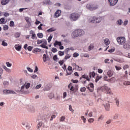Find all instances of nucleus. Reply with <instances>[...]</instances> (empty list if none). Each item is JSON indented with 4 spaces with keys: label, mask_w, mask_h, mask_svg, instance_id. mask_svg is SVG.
Here are the masks:
<instances>
[{
    "label": "nucleus",
    "mask_w": 130,
    "mask_h": 130,
    "mask_svg": "<svg viewBox=\"0 0 130 130\" xmlns=\"http://www.w3.org/2000/svg\"><path fill=\"white\" fill-rule=\"evenodd\" d=\"M14 48L16 51H20L22 49V46L20 45L16 44L15 46H14Z\"/></svg>",
    "instance_id": "16"
},
{
    "label": "nucleus",
    "mask_w": 130,
    "mask_h": 130,
    "mask_svg": "<svg viewBox=\"0 0 130 130\" xmlns=\"http://www.w3.org/2000/svg\"><path fill=\"white\" fill-rule=\"evenodd\" d=\"M118 118V114H115L113 117V119L114 120L117 119Z\"/></svg>",
    "instance_id": "42"
},
{
    "label": "nucleus",
    "mask_w": 130,
    "mask_h": 130,
    "mask_svg": "<svg viewBox=\"0 0 130 130\" xmlns=\"http://www.w3.org/2000/svg\"><path fill=\"white\" fill-rule=\"evenodd\" d=\"M14 26V21H10V27H13Z\"/></svg>",
    "instance_id": "53"
},
{
    "label": "nucleus",
    "mask_w": 130,
    "mask_h": 130,
    "mask_svg": "<svg viewBox=\"0 0 130 130\" xmlns=\"http://www.w3.org/2000/svg\"><path fill=\"white\" fill-rule=\"evenodd\" d=\"M68 88H69L70 91L72 92H75V91L76 90V88H75L74 86H72L71 83H70V84H69V85H68Z\"/></svg>",
    "instance_id": "17"
},
{
    "label": "nucleus",
    "mask_w": 130,
    "mask_h": 130,
    "mask_svg": "<svg viewBox=\"0 0 130 130\" xmlns=\"http://www.w3.org/2000/svg\"><path fill=\"white\" fill-rule=\"evenodd\" d=\"M41 84H39L37 85V86H36V89H40V88H41Z\"/></svg>",
    "instance_id": "63"
},
{
    "label": "nucleus",
    "mask_w": 130,
    "mask_h": 130,
    "mask_svg": "<svg viewBox=\"0 0 130 130\" xmlns=\"http://www.w3.org/2000/svg\"><path fill=\"white\" fill-rule=\"evenodd\" d=\"M43 43H44V40L42 41V40H38V44H40Z\"/></svg>",
    "instance_id": "57"
},
{
    "label": "nucleus",
    "mask_w": 130,
    "mask_h": 130,
    "mask_svg": "<svg viewBox=\"0 0 130 130\" xmlns=\"http://www.w3.org/2000/svg\"><path fill=\"white\" fill-rule=\"evenodd\" d=\"M104 43H105V45H106V46H107L109 45L110 42L109 41V39H105V40H104Z\"/></svg>",
    "instance_id": "19"
},
{
    "label": "nucleus",
    "mask_w": 130,
    "mask_h": 130,
    "mask_svg": "<svg viewBox=\"0 0 130 130\" xmlns=\"http://www.w3.org/2000/svg\"><path fill=\"white\" fill-rule=\"evenodd\" d=\"M2 45L4 47L7 46V43L5 42V40L2 41Z\"/></svg>",
    "instance_id": "32"
},
{
    "label": "nucleus",
    "mask_w": 130,
    "mask_h": 130,
    "mask_svg": "<svg viewBox=\"0 0 130 130\" xmlns=\"http://www.w3.org/2000/svg\"><path fill=\"white\" fill-rule=\"evenodd\" d=\"M51 51H52V52L53 53H56V51H57V50H56V49L55 48H52V50H51Z\"/></svg>",
    "instance_id": "59"
},
{
    "label": "nucleus",
    "mask_w": 130,
    "mask_h": 130,
    "mask_svg": "<svg viewBox=\"0 0 130 130\" xmlns=\"http://www.w3.org/2000/svg\"><path fill=\"white\" fill-rule=\"evenodd\" d=\"M3 93L4 94H15L16 93L13 91L12 90H8V89H5L3 90Z\"/></svg>",
    "instance_id": "6"
},
{
    "label": "nucleus",
    "mask_w": 130,
    "mask_h": 130,
    "mask_svg": "<svg viewBox=\"0 0 130 130\" xmlns=\"http://www.w3.org/2000/svg\"><path fill=\"white\" fill-rule=\"evenodd\" d=\"M25 21H26V22L27 23V24H30L29 19H28V17L25 18Z\"/></svg>",
    "instance_id": "64"
},
{
    "label": "nucleus",
    "mask_w": 130,
    "mask_h": 130,
    "mask_svg": "<svg viewBox=\"0 0 130 130\" xmlns=\"http://www.w3.org/2000/svg\"><path fill=\"white\" fill-rule=\"evenodd\" d=\"M70 57H71V55L70 54H67V55H66V56H64V59L65 60L68 59L70 58Z\"/></svg>",
    "instance_id": "33"
},
{
    "label": "nucleus",
    "mask_w": 130,
    "mask_h": 130,
    "mask_svg": "<svg viewBox=\"0 0 130 130\" xmlns=\"http://www.w3.org/2000/svg\"><path fill=\"white\" fill-rule=\"evenodd\" d=\"M93 44H90V45L89 46V47H88V50L90 51L91 50H92V49H93Z\"/></svg>",
    "instance_id": "29"
},
{
    "label": "nucleus",
    "mask_w": 130,
    "mask_h": 130,
    "mask_svg": "<svg viewBox=\"0 0 130 130\" xmlns=\"http://www.w3.org/2000/svg\"><path fill=\"white\" fill-rule=\"evenodd\" d=\"M3 69H4V70H5V71H6V72H7V73H11V70L10 69L7 68V67H6V66H4L3 67Z\"/></svg>",
    "instance_id": "28"
},
{
    "label": "nucleus",
    "mask_w": 130,
    "mask_h": 130,
    "mask_svg": "<svg viewBox=\"0 0 130 130\" xmlns=\"http://www.w3.org/2000/svg\"><path fill=\"white\" fill-rule=\"evenodd\" d=\"M8 2H10V0H2V5L5 6L6 5Z\"/></svg>",
    "instance_id": "21"
},
{
    "label": "nucleus",
    "mask_w": 130,
    "mask_h": 130,
    "mask_svg": "<svg viewBox=\"0 0 130 130\" xmlns=\"http://www.w3.org/2000/svg\"><path fill=\"white\" fill-rule=\"evenodd\" d=\"M51 88V84H49L47 85V87H45V90H49Z\"/></svg>",
    "instance_id": "43"
},
{
    "label": "nucleus",
    "mask_w": 130,
    "mask_h": 130,
    "mask_svg": "<svg viewBox=\"0 0 130 130\" xmlns=\"http://www.w3.org/2000/svg\"><path fill=\"white\" fill-rule=\"evenodd\" d=\"M43 124V123L42 122H39V124H38V128H40Z\"/></svg>",
    "instance_id": "52"
},
{
    "label": "nucleus",
    "mask_w": 130,
    "mask_h": 130,
    "mask_svg": "<svg viewBox=\"0 0 130 130\" xmlns=\"http://www.w3.org/2000/svg\"><path fill=\"white\" fill-rule=\"evenodd\" d=\"M6 66L8 68H10L11 67H12V63H10V62H6Z\"/></svg>",
    "instance_id": "50"
},
{
    "label": "nucleus",
    "mask_w": 130,
    "mask_h": 130,
    "mask_svg": "<svg viewBox=\"0 0 130 130\" xmlns=\"http://www.w3.org/2000/svg\"><path fill=\"white\" fill-rule=\"evenodd\" d=\"M104 107H105V109H106V111H109L110 107H109V104L108 103V102H107V103L105 104L104 105Z\"/></svg>",
    "instance_id": "20"
},
{
    "label": "nucleus",
    "mask_w": 130,
    "mask_h": 130,
    "mask_svg": "<svg viewBox=\"0 0 130 130\" xmlns=\"http://www.w3.org/2000/svg\"><path fill=\"white\" fill-rule=\"evenodd\" d=\"M29 35H32V37H31V38L32 40L37 39V35H35V34L34 33V31L33 30H31L30 31H29Z\"/></svg>",
    "instance_id": "15"
},
{
    "label": "nucleus",
    "mask_w": 130,
    "mask_h": 130,
    "mask_svg": "<svg viewBox=\"0 0 130 130\" xmlns=\"http://www.w3.org/2000/svg\"><path fill=\"white\" fill-rule=\"evenodd\" d=\"M83 34H85V32H84L83 30L81 29H77L75 30V31L72 32L71 36L72 37V38H76L78 37L83 35Z\"/></svg>",
    "instance_id": "1"
},
{
    "label": "nucleus",
    "mask_w": 130,
    "mask_h": 130,
    "mask_svg": "<svg viewBox=\"0 0 130 130\" xmlns=\"http://www.w3.org/2000/svg\"><path fill=\"white\" fill-rule=\"evenodd\" d=\"M29 83H25V84H24V85L21 87V92H23L24 88H25V89H28V88H29Z\"/></svg>",
    "instance_id": "8"
},
{
    "label": "nucleus",
    "mask_w": 130,
    "mask_h": 130,
    "mask_svg": "<svg viewBox=\"0 0 130 130\" xmlns=\"http://www.w3.org/2000/svg\"><path fill=\"white\" fill-rule=\"evenodd\" d=\"M115 102L116 103V105L117 106V107L119 106V100L117 99H115Z\"/></svg>",
    "instance_id": "34"
},
{
    "label": "nucleus",
    "mask_w": 130,
    "mask_h": 130,
    "mask_svg": "<svg viewBox=\"0 0 130 130\" xmlns=\"http://www.w3.org/2000/svg\"><path fill=\"white\" fill-rule=\"evenodd\" d=\"M54 31H55V29H54V28H51L47 30V32H53Z\"/></svg>",
    "instance_id": "30"
},
{
    "label": "nucleus",
    "mask_w": 130,
    "mask_h": 130,
    "mask_svg": "<svg viewBox=\"0 0 130 130\" xmlns=\"http://www.w3.org/2000/svg\"><path fill=\"white\" fill-rule=\"evenodd\" d=\"M80 17V15H79L77 13H72L70 14L69 18H70V20L73 21H76L78 20L79 17Z\"/></svg>",
    "instance_id": "3"
},
{
    "label": "nucleus",
    "mask_w": 130,
    "mask_h": 130,
    "mask_svg": "<svg viewBox=\"0 0 130 130\" xmlns=\"http://www.w3.org/2000/svg\"><path fill=\"white\" fill-rule=\"evenodd\" d=\"M46 45H44V44H42L41 45L40 47H42V48H45V49H48V46H46Z\"/></svg>",
    "instance_id": "44"
},
{
    "label": "nucleus",
    "mask_w": 130,
    "mask_h": 130,
    "mask_svg": "<svg viewBox=\"0 0 130 130\" xmlns=\"http://www.w3.org/2000/svg\"><path fill=\"white\" fill-rule=\"evenodd\" d=\"M58 45L59 46H60L61 45V43L60 42L55 41L54 43L53 44V46L54 47H56V46Z\"/></svg>",
    "instance_id": "24"
},
{
    "label": "nucleus",
    "mask_w": 130,
    "mask_h": 130,
    "mask_svg": "<svg viewBox=\"0 0 130 130\" xmlns=\"http://www.w3.org/2000/svg\"><path fill=\"white\" fill-rule=\"evenodd\" d=\"M123 48L126 50H129L130 49V42L126 43V44L123 46Z\"/></svg>",
    "instance_id": "13"
},
{
    "label": "nucleus",
    "mask_w": 130,
    "mask_h": 130,
    "mask_svg": "<svg viewBox=\"0 0 130 130\" xmlns=\"http://www.w3.org/2000/svg\"><path fill=\"white\" fill-rule=\"evenodd\" d=\"M87 9H89L90 11H92L93 10H95V8L92 7V6L91 5H87Z\"/></svg>",
    "instance_id": "22"
},
{
    "label": "nucleus",
    "mask_w": 130,
    "mask_h": 130,
    "mask_svg": "<svg viewBox=\"0 0 130 130\" xmlns=\"http://www.w3.org/2000/svg\"><path fill=\"white\" fill-rule=\"evenodd\" d=\"M123 23V21H121V20L119 19L117 20V24L119 25H121V24Z\"/></svg>",
    "instance_id": "48"
},
{
    "label": "nucleus",
    "mask_w": 130,
    "mask_h": 130,
    "mask_svg": "<svg viewBox=\"0 0 130 130\" xmlns=\"http://www.w3.org/2000/svg\"><path fill=\"white\" fill-rule=\"evenodd\" d=\"M58 54L59 56H62L64 55V52L61 51H59V52H58Z\"/></svg>",
    "instance_id": "31"
},
{
    "label": "nucleus",
    "mask_w": 130,
    "mask_h": 130,
    "mask_svg": "<svg viewBox=\"0 0 130 130\" xmlns=\"http://www.w3.org/2000/svg\"><path fill=\"white\" fill-rule=\"evenodd\" d=\"M24 49H25L26 50H27L28 51H31L33 49V47L32 46H28L27 47V44H25V45H24L23 47Z\"/></svg>",
    "instance_id": "12"
},
{
    "label": "nucleus",
    "mask_w": 130,
    "mask_h": 130,
    "mask_svg": "<svg viewBox=\"0 0 130 130\" xmlns=\"http://www.w3.org/2000/svg\"><path fill=\"white\" fill-rule=\"evenodd\" d=\"M67 76L71 75L72 74L73 71H72V67L71 66L68 67V69H67Z\"/></svg>",
    "instance_id": "10"
},
{
    "label": "nucleus",
    "mask_w": 130,
    "mask_h": 130,
    "mask_svg": "<svg viewBox=\"0 0 130 130\" xmlns=\"http://www.w3.org/2000/svg\"><path fill=\"white\" fill-rule=\"evenodd\" d=\"M61 11L60 10H57V12H55L54 13V18H58L60 16Z\"/></svg>",
    "instance_id": "18"
},
{
    "label": "nucleus",
    "mask_w": 130,
    "mask_h": 130,
    "mask_svg": "<svg viewBox=\"0 0 130 130\" xmlns=\"http://www.w3.org/2000/svg\"><path fill=\"white\" fill-rule=\"evenodd\" d=\"M36 36H37L38 38H43V34L42 33L38 34Z\"/></svg>",
    "instance_id": "39"
},
{
    "label": "nucleus",
    "mask_w": 130,
    "mask_h": 130,
    "mask_svg": "<svg viewBox=\"0 0 130 130\" xmlns=\"http://www.w3.org/2000/svg\"><path fill=\"white\" fill-rule=\"evenodd\" d=\"M108 2H109V5L111 6H114L116 4H117L118 0H108Z\"/></svg>",
    "instance_id": "11"
},
{
    "label": "nucleus",
    "mask_w": 130,
    "mask_h": 130,
    "mask_svg": "<svg viewBox=\"0 0 130 130\" xmlns=\"http://www.w3.org/2000/svg\"><path fill=\"white\" fill-rule=\"evenodd\" d=\"M48 58V56H46V54H43V62H46V59Z\"/></svg>",
    "instance_id": "38"
},
{
    "label": "nucleus",
    "mask_w": 130,
    "mask_h": 130,
    "mask_svg": "<svg viewBox=\"0 0 130 130\" xmlns=\"http://www.w3.org/2000/svg\"><path fill=\"white\" fill-rule=\"evenodd\" d=\"M8 81H4L3 82V85H4V86H8Z\"/></svg>",
    "instance_id": "61"
},
{
    "label": "nucleus",
    "mask_w": 130,
    "mask_h": 130,
    "mask_svg": "<svg viewBox=\"0 0 130 130\" xmlns=\"http://www.w3.org/2000/svg\"><path fill=\"white\" fill-rule=\"evenodd\" d=\"M79 56V54L78 53H74V57L76 58Z\"/></svg>",
    "instance_id": "62"
},
{
    "label": "nucleus",
    "mask_w": 130,
    "mask_h": 130,
    "mask_svg": "<svg viewBox=\"0 0 130 130\" xmlns=\"http://www.w3.org/2000/svg\"><path fill=\"white\" fill-rule=\"evenodd\" d=\"M114 51H115L114 49H111L108 50V52H109V53H113V52H114Z\"/></svg>",
    "instance_id": "60"
},
{
    "label": "nucleus",
    "mask_w": 130,
    "mask_h": 130,
    "mask_svg": "<svg viewBox=\"0 0 130 130\" xmlns=\"http://www.w3.org/2000/svg\"><path fill=\"white\" fill-rule=\"evenodd\" d=\"M51 39H52V36H50L48 38V43H50V42H51Z\"/></svg>",
    "instance_id": "55"
},
{
    "label": "nucleus",
    "mask_w": 130,
    "mask_h": 130,
    "mask_svg": "<svg viewBox=\"0 0 130 130\" xmlns=\"http://www.w3.org/2000/svg\"><path fill=\"white\" fill-rule=\"evenodd\" d=\"M72 67H75V68L77 69V71H82V68L80 67H79L78 65H76V63H72Z\"/></svg>",
    "instance_id": "14"
},
{
    "label": "nucleus",
    "mask_w": 130,
    "mask_h": 130,
    "mask_svg": "<svg viewBox=\"0 0 130 130\" xmlns=\"http://www.w3.org/2000/svg\"><path fill=\"white\" fill-rule=\"evenodd\" d=\"M87 89H88L90 92H92L93 91V84H92V83L88 84V86H87Z\"/></svg>",
    "instance_id": "7"
},
{
    "label": "nucleus",
    "mask_w": 130,
    "mask_h": 130,
    "mask_svg": "<svg viewBox=\"0 0 130 130\" xmlns=\"http://www.w3.org/2000/svg\"><path fill=\"white\" fill-rule=\"evenodd\" d=\"M86 91V87H81L80 88V92H83Z\"/></svg>",
    "instance_id": "47"
},
{
    "label": "nucleus",
    "mask_w": 130,
    "mask_h": 130,
    "mask_svg": "<svg viewBox=\"0 0 130 130\" xmlns=\"http://www.w3.org/2000/svg\"><path fill=\"white\" fill-rule=\"evenodd\" d=\"M94 121H95V119H94L93 118H89V119H88V122L89 123H92Z\"/></svg>",
    "instance_id": "35"
},
{
    "label": "nucleus",
    "mask_w": 130,
    "mask_h": 130,
    "mask_svg": "<svg viewBox=\"0 0 130 130\" xmlns=\"http://www.w3.org/2000/svg\"><path fill=\"white\" fill-rule=\"evenodd\" d=\"M95 75L96 74L95 73V72H91L89 73V78H91L95 77Z\"/></svg>",
    "instance_id": "23"
},
{
    "label": "nucleus",
    "mask_w": 130,
    "mask_h": 130,
    "mask_svg": "<svg viewBox=\"0 0 130 130\" xmlns=\"http://www.w3.org/2000/svg\"><path fill=\"white\" fill-rule=\"evenodd\" d=\"M64 119H66V118L64 117V116H62L60 119V121L63 122L64 121Z\"/></svg>",
    "instance_id": "56"
},
{
    "label": "nucleus",
    "mask_w": 130,
    "mask_h": 130,
    "mask_svg": "<svg viewBox=\"0 0 130 130\" xmlns=\"http://www.w3.org/2000/svg\"><path fill=\"white\" fill-rule=\"evenodd\" d=\"M32 51V52L34 53H37L38 52H40L41 51V49H39V48H36L33 49Z\"/></svg>",
    "instance_id": "25"
},
{
    "label": "nucleus",
    "mask_w": 130,
    "mask_h": 130,
    "mask_svg": "<svg viewBox=\"0 0 130 130\" xmlns=\"http://www.w3.org/2000/svg\"><path fill=\"white\" fill-rule=\"evenodd\" d=\"M115 69H116V71H119V70H121V68H120L118 66H115Z\"/></svg>",
    "instance_id": "46"
},
{
    "label": "nucleus",
    "mask_w": 130,
    "mask_h": 130,
    "mask_svg": "<svg viewBox=\"0 0 130 130\" xmlns=\"http://www.w3.org/2000/svg\"><path fill=\"white\" fill-rule=\"evenodd\" d=\"M21 35V34L20 32H16L15 33V35L14 36L15 37V38H20V36Z\"/></svg>",
    "instance_id": "36"
},
{
    "label": "nucleus",
    "mask_w": 130,
    "mask_h": 130,
    "mask_svg": "<svg viewBox=\"0 0 130 130\" xmlns=\"http://www.w3.org/2000/svg\"><path fill=\"white\" fill-rule=\"evenodd\" d=\"M102 21V19L100 18H97L96 17H92L89 18L88 22L91 23H99Z\"/></svg>",
    "instance_id": "2"
},
{
    "label": "nucleus",
    "mask_w": 130,
    "mask_h": 130,
    "mask_svg": "<svg viewBox=\"0 0 130 130\" xmlns=\"http://www.w3.org/2000/svg\"><path fill=\"white\" fill-rule=\"evenodd\" d=\"M102 91L107 94L113 95V92H112V90L106 86H103L102 87Z\"/></svg>",
    "instance_id": "4"
},
{
    "label": "nucleus",
    "mask_w": 130,
    "mask_h": 130,
    "mask_svg": "<svg viewBox=\"0 0 130 130\" xmlns=\"http://www.w3.org/2000/svg\"><path fill=\"white\" fill-rule=\"evenodd\" d=\"M42 26H43V24H41L39 26H38V29L39 30H42Z\"/></svg>",
    "instance_id": "49"
},
{
    "label": "nucleus",
    "mask_w": 130,
    "mask_h": 130,
    "mask_svg": "<svg viewBox=\"0 0 130 130\" xmlns=\"http://www.w3.org/2000/svg\"><path fill=\"white\" fill-rule=\"evenodd\" d=\"M74 48L71 47V48H68L66 49V52H69V51L71 50V51H74Z\"/></svg>",
    "instance_id": "40"
},
{
    "label": "nucleus",
    "mask_w": 130,
    "mask_h": 130,
    "mask_svg": "<svg viewBox=\"0 0 130 130\" xmlns=\"http://www.w3.org/2000/svg\"><path fill=\"white\" fill-rule=\"evenodd\" d=\"M107 76L109 77H112L113 76V72L110 70L108 71V72H107Z\"/></svg>",
    "instance_id": "26"
},
{
    "label": "nucleus",
    "mask_w": 130,
    "mask_h": 130,
    "mask_svg": "<svg viewBox=\"0 0 130 130\" xmlns=\"http://www.w3.org/2000/svg\"><path fill=\"white\" fill-rule=\"evenodd\" d=\"M117 43L119 45H124L125 44V38L119 37L117 39Z\"/></svg>",
    "instance_id": "5"
},
{
    "label": "nucleus",
    "mask_w": 130,
    "mask_h": 130,
    "mask_svg": "<svg viewBox=\"0 0 130 130\" xmlns=\"http://www.w3.org/2000/svg\"><path fill=\"white\" fill-rule=\"evenodd\" d=\"M3 30H4V31L8 30V26L7 25H4Z\"/></svg>",
    "instance_id": "45"
},
{
    "label": "nucleus",
    "mask_w": 130,
    "mask_h": 130,
    "mask_svg": "<svg viewBox=\"0 0 130 130\" xmlns=\"http://www.w3.org/2000/svg\"><path fill=\"white\" fill-rule=\"evenodd\" d=\"M123 84L125 86H129L130 85V82L129 81H124Z\"/></svg>",
    "instance_id": "37"
},
{
    "label": "nucleus",
    "mask_w": 130,
    "mask_h": 130,
    "mask_svg": "<svg viewBox=\"0 0 130 130\" xmlns=\"http://www.w3.org/2000/svg\"><path fill=\"white\" fill-rule=\"evenodd\" d=\"M82 79H85L86 80L88 81V82H90V77H89L87 75H83L81 76V77H80V80H82Z\"/></svg>",
    "instance_id": "9"
},
{
    "label": "nucleus",
    "mask_w": 130,
    "mask_h": 130,
    "mask_svg": "<svg viewBox=\"0 0 130 130\" xmlns=\"http://www.w3.org/2000/svg\"><path fill=\"white\" fill-rule=\"evenodd\" d=\"M26 69L27 70V71L32 73L33 72V70L31 68H29V67L26 68Z\"/></svg>",
    "instance_id": "51"
},
{
    "label": "nucleus",
    "mask_w": 130,
    "mask_h": 130,
    "mask_svg": "<svg viewBox=\"0 0 130 130\" xmlns=\"http://www.w3.org/2000/svg\"><path fill=\"white\" fill-rule=\"evenodd\" d=\"M5 22V19L4 18H2L0 19V24H4Z\"/></svg>",
    "instance_id": "41"
},
{
    "label": "nucleus",
    "mask_w": 130,
    "mask_h": 130,
    "mask_svg": "<svg viewBox=\"0 0 130 130\" xmlns=\"http://www.w3.org/2000/svg\"><path fill=\"white\" fill-rule=\"evenodd\" d=\"M104 62L105 63H109V59H105Z\"/></svg>",
    "instance_id": "58"
},
{
    "label": "nucleus",
    "mask_w": 130,
    "mask_h": 130,
    "mask_svg": "<svg viewBox=\"0 0 130 130\" xmlns=\"http://www.w3.org/2000/svg\"><path fill=\"white\" fill-rule=\"evenodd\" d=\"M128 69V65H124L123 67V70H125Z\"/></svg>",
    "instance_id": "54"
},
{
    "label": "nucleus",
    "mask_w": 130,
    "mask_h": 130,
    "mask_svg": "<svg viewBox=\"0 0 130 130\" xmlns=\"http://www.w3.org/2000/svg\"><path fill=\"white\" fill-rule=\"evenodd\" d=\"M102 76H97V77H96V79L95 80V82L97 83L98 82V81L102 79Z\"/></svg>",
    "instance_id": "27"
}]
</instances>
